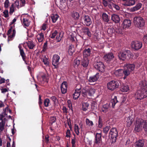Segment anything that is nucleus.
I'll return each mask as SVG.
<instances>
[{
	"label": "nucleus",
	"mask_w": 147,
	"mask_h": 147,
	"mask_svg": "<svg viewBox=\"0 0 147 147\" xmlns=\"http://www.w3.org/2000/svg\"><path fill=\"white\" fill-rule=\"evenodd\" d=\"M118 56L120 60L124 61L125 59L128 60L131 58L133 55L130 51L126 50L123 52L119 53Z\"/></svg>",
	"instance_id": "1"
},
{
	"label": "nucleus",
	"mask_w": 147,
	"mask_h": 147,
	"mask_svg": "<svg viewBox=\"0 0 147 147\" xmlns=\"http://www.w3.org/2000/svg\"><path fill=\"white\" fill-rule=\"evenodd\" d=\"M105 61L113 65L117 63V61L114 57L113 54L111 53H109L105 55L103 57Z\"/></svg>",
	"instance_id": "2"
},
{
	"label": "nucleus",
	"mask_w": 147,
	"mask_h": 147,
	"mask_svg": "<svg viewBox=\"0 0 147 147\" xmlns=\"http://www.w3.org/2000/svg\"><path fill=\"white\" fill-rule=\"evenodd\" d=\"M147 97V91L146 90H138L135 94L136 99L139 100H140Z\"/></svg>",
	"instance_id": "3"
},
{
	"label": "nucleus",
	"mask_w": 147,
	"mask_h": 147,
	"mask_svg": "<svg viewBox=\"0 0 147 147\" xmlns=\"http://www.w3.org/2000/svg\"><path fill=\"white\" fill-rule=\"evenodd\" d=\"M135 68V65L134 63L127 64L124 69L125 75L127 76L131 74H134Z\"/></svg>",
	"instance_id": "4"
},
{
	"label": "nucleus",
	"mask_w": 147,
	"mask_h": 147,
	"mask_svg": "<svg viewBox=\"0 0 147 147\" xmlns=\"http://www.w3.org/2000/svg\"><path fill=\"white\" fill-rule=\"evenodd\" d=\"M120 82L117 80H113L108 82L107 84V88L110 90L113 91L118 88Z\"/></svg>",
	"instance_id": "5"
},
{
	"label": "nucleus",
	"mask_w": 147,
	"mask_h": 147,
	"mask_svg": "<svg viewBox=\"0 0 147 147\" xmlns=\"http://www.w3.org/2000/svg\"><path fill=\"white\" fill-rule=\"evenodd\" d=\"M134 22L136 27L140 28L143 27L145 25L144 20L141 17H135L134 18Z\"/></svg>",
	"instance_id": "6"
},
{
	"label": "nucleus",
	"mask_w": 147,
	"mask_h": 147,
	"mask_svg": "<svg viewBox=\"0 0 147 147\" xmlns=\"http://www.w3.org/2000/svg\"><path fill=\"white\" fill-rule=\"evenodd\" d=\"M118 132L116 128L113 127L111 128L109 131V136H111L112 140V142H115L117 139V137L118 136Z\"/></svg>",
	"instance_id": "7"
},
{
	"label": "nucleus",
	"mask_w": 147,
	"mask_h": 147,
	"mask_svg": "<svg viewBox=\"0 0 147 147\" xmlns=\"http://www.w3.org/2000/svg\"><path fill=\"white\" fill-rule=\"evenodd\" d=\"M94 65V68L98 71L103 72L105 71V67L102 62L99 61L95 62Z\"/></svg>",
	"instance_id": "8"
},
{
	"label": "nucleus",
	"mask_w": 147,
	"mask_h": 147,
	"mask_svg": "<svg viewBox=\"0 0 147 147\" xmlns=\"http://www.w3.org/2000/svg\"><path fill=\"white\" fill-rule=\"evenodd\" d=\"M142 42L139 41H132L131 43L132 48L135 50H138L142 47Z\"/></svg>",
	"instance_id": "9"
},
{
	"label": "nucleus",
	"mask_w": 147,
	"mask_h": 147,
	"mask_svg": "<svg viewBox=\"0 0 147 147\" xmlns=\"http://www.w3.org/2000/svg\"><path fill=\"white\" fill-rule=\"evenodd\" d=\"M144 120L141 118H137L136 120V124L135 125V130L137 132L140 131V129L142 127Z\"/></svg>",
	"instance_id": "10"
},
{
	"label": "nucleus",
	"mask_w": 147,
	"mask_h": 147,
	"mask_svg": "<svg viewBox=\"0 0 147 147\" xmlns=\"http://www.w3.org/2000/svg\"><path fill=\"white\" fill-rule=\"evenodd\" d=\"M114 73L115 76L117 77H121L124 75V76L123 78L124 79H126L127 77V76L125 75L124 69H119L117 70H115L114 71Z\"/></svg>",
	"instance_id": "11"
},
{
	"label": "nucleus",
	"mask_w": 147,
	"mask_h": 147,
	"mask_svg": "<svg viewBox=\"0 0 147 147\" xmlns=\"http://www.w3.org/2000/svg\"><path fill=\"white\" fill-rule=\"evenodd\" d=\"M82 20L84 24L87 26H90L92 23L91 18L88 15H85L82 18Z\"/></svg>",
	"instance_id": "12"
},
{
	"label": "nucleus",
	"mask_w": 147,
	"mask_h": 147,
	"mask_svg": "<svg viewBox=\"0 0 147 147\" xmlns=\"http://www.w3.org/2000/svg\"><path fill=\"white\" fill-rule=\"evenodd\" d=\"M101 136V133H97L96 134L94 142L95 144H97L99 146H100L102 144V141Z\"/></svg>",
	"instance_id": "13"
},
{
	"label": "nucleus",
	"mask_w": 147,
	"mask_h": 147,
	"mask_svg": "<svg viewBox=\"0 0 147 147\" xmlns=\"http://www.w3.org/2000/svg\"><path fill=\"white\" fill-rule=\"evenodd\" d=\"M60 59V57L57 55H54L53 57L52 64L53 65L55 66V68H56L57 66L59 64V60Z\"/></svg>",
	"instance_id": "14"
},
{
	"label": "nucleus",
	"mask_w": 147,
	"mask_h": 147,
	"mask_svg": "<svg viewBox=\"0 0 147 147\" xmlns=\"http://www.w3.org/2000/svg\"><path fill=\"white\" fill-rule=\"evenodd\" d=\"M61 89L62 94H65L67 92V84L66 82L64 81L62 83Z\"/></svg>",
	"instance_id": "15"
},
{
	"label": "nucleus",
	"mask_w": 147,
	"mask_h": 147,
	"mask_svg": "<svg viewBox=\"0 0 147 147\" xmlns=\"http://www.w3.org/2000/svg\"><path fill=\"white\" fill-rule=\"evenodd\" d=\"M12 24H10V28L9 29H11L12 30V33L11 35L8 36V41H9L12 40V38L14 37L15 36L16 33V31L15 29L14 28V26H12Z\"/></svg>",
	"instance_id": "16"
},
{
	"label": "nucleus",
	"mask_w": 147,
	"mask_h": 147,
	"mask_svg": "<svg viewBox=\"0 0 147 147\" xmlns=\"http://www.w3.org/2000/svg\"><path fill=\"white\" fill-rule=\"evenodd\" d=\"M131 23L130 20L126 19L123 21L122 25L123 29L127 28L131 26Z\"/></svg>",
	"instance_id": "17"
},
{
	"label": "nucleus",
	"mask_w": 147,
	"mask_h": 147,
	"mask_svg": "<svg viewBox=\"0 0 147 147\" xmlns=\"http://www.w3.org/2000/svg\"><path fill=\"white\" fill-rule=\"evenodd\" d=\"M144 139H139L134 143V147H144Z\"/></svg>",
	"instance_id": "18"
},
{
	"label": "nucleus",
	"mask_w": 147,
	"mask_h": 147,
	"mask_svg": "<svg viewBox=\"0 0 147 147\" xmlns=\"http://www.w3.org/2000/svg\"><path fill=\"white\" fill-rule=\"evenodd\" d=\"M99 73H97L95 75L90 77L88 79V81L90 83L96 81L99 78Z\"/></svg>",
	"instance_id": "19"
},
{
	"label": "nucleus",
	"mask_w": 147,
	"mask_h": 147,
	"mask_svg": "<svg viewBox=\"0 0 147 147\" xmlns=\"http://www.w3.org/2000/svg\"><path fill=\"white\" fill-rule=\"evenodd\" d=\"M110 107V104L109 103H107L103 105L101 107V110L102 112L105 113H106L108 111Z\"/></svg>",
	"instance_id": "20"
},
{
	"label": "nucleus",
	"mask_w": 147,
	"mask_h": 147,
	"mask_svg": "<svg viewBox=\"0 0 147 147\" xmlns=\"http://www.w3.org/2000/svg\"><path fill=\"white\" fill-rule=\"evenodd\" d=\"M80 90V88L76 89L75 92L73 94V98L74 99L76 100L79 97L81 93V90Z\"/></svg>",
	"instance_id": "21"
},
{
	"label": "nucleus",
	"mask_w": 147,
	"mask_h": 147,
	"mask_svg": "<svg viewBox=\"0 0 147 147\" xmlns=\"http://www.w3.org/2000/svg\"><path fill=\"white\" fill-rule=\"evenodd\" d=\"M89 60L87 58H83L81 61V64L84 67H87L88 65Z\"/></svg>",
	"instance_id": "22"
},
{
	"label": "nucleus",
	"mask_w": 147,
	"mask_h": 147,
	"mask_svg": "<svg viewBox=\"0 0 147 147\" xmlns=\"http://www.w3.org/2000/svg\"><path fill=\"white\" fill-rule=\"evenodd\" d=\"M111 20L116 23H119L120 21V19L119 16L115 14H113L112 15Z\"/></svg>",
	"instance_id": "23"
},
{
	"label": "nucleus",
	"mask_w": 147,
	"mask_h": 147,
	"mask_svg": "<svg viewBox=\"0 0 147 147\" xmlns=\"http://www.w3.org/2000/svg\"><path fill=\"white\" fill-rule=\"evenodd\" d=\"M147 83L145 81H142L139 83V88L141 90H146L147 88Z\"/></svg>",
	"instance_id": "24"
},
{
	"label": "nucleus",
	"mask_w": 147,
	"mask_h": 147,
	"mask_svg": "<svg viewBox=\"0 0 147 147\" xmlns=\"http://www.w3.org/2000/svg\"><path fill=\"white\" fill-rule=\"evenodd\" d=\"M90 53L91 51L90 49H86L83 51V58H87L90 55Z\"/></svg>",
	"instance_id": "25"
},
{
	"label": "nucleus",
	"mask_w": 147,
	"mask_h": 147,
	"mask_svg": "<svg viewBox=\"0 0 147 147\" xmlns=\"http://www.w3.org/2000/svg\"><path fill=\"white\" fill-rule=\"evenodd\" d=\"M129 90L128 85L127 84H124L122 85L120 88V90L122 92H126Z\"/></svg>",
	"instance_id": "26"
},
{
	"label": "nucleus",
	"mask_w": 147,
	"mask_h": 147,
	"mask_svg": "<svg viewBox=\"0 0 147 147\" xmlns=\"http://www.w3.org/2000/svg\"><path fill=\"white\" fill-rule=\"evenodd\" d=\"M135 3V0H127L124 5L125 6H131L134 5Z\"/></svg>",
	"instance_id": "27"
},
{
	"label": "nucleus",
	"mask_w": 147,
	"mask_h": 147,
	"mask_svg": "<svg viewBox=\"0 0 147 147\" xmlns=\"http://www.w3.org/2000/svg\"><path fill=\"white\" fill-rule=\"evenodd\" d=\"M20 55L22 56L23 60L24 61L25 63H26V64L27 65H29V63L28 64L27 63H26V54L24 51V50L23 49L21 50L20 51Z\"/></svg>",
	"instance_id": "28"
},
{
	"label": "nucleus",
	"mask_w": 147,
	"mask_h": 147,
	"mask_svg": "<svg viewBox=\"0 0 147 147\" xmlns=\"http://www.w3.org/2000/svg\"><path fill=\"white\" fill-rule=\"evenodd\" d=\"M142 6V4L141 3H138L135 6L131 8V11H134L138 10L141 8Z\"/></svg>",
	"instance_id": "29"
},
{
	"label": "nucleus",
	"mask_w": 147,
	"mask_h": 147,
	"mask_svg": "<svg viewBox=\"0 0 147 147\" xmlns=\"http://www.w3.org/2000/svg\"><path fill=\"white\" fill-rule=\"evenodd\" d=\"M133 118L132 117L129 116L127 118V127H130L132 123Z\"/></svg>",
	"instance_id": "30"
},
{
	"label": "nucleus",
	"mask_w": 147,
	"mask_h": 147,
	"mask_svg": "<svg viewBox=\"0 0 147 147\" xmlns=\"http://www.w3.org/2000/svg\"><path fill=\"white\" fill-rule=\"evenodd\" d=\"M36 37L38 42H42L44 38V34L42 32H41L37 35Z\"/></svg>",
	"instance_id": "31"
},
{
	"label": "nucleus",
	"mask_w": 147,
	"mask_h": 147,
	"mask_svg": "<svg viewBox=\"0 0 147 147\" xmlns=\"http://www.w3.org/2000/svg\"><path fill=\"white\" fill-rule=\"evenodd\" d=\"M82 31L85 34H87L88 36L91 37V34L89 30V29L88 28H84L82 29Z\"/></svg>",
	"instance_id": "32"
},
{
	"label": "nucleus",
	"mask_w": 147,
	"mask_h": 147,
	"mask_svg": "<svg viewBox=\"0 0 147 147\" xmlns=\"http://www.w3.org/2000/svg\"><path fill=\"white\" fill-rule=\"evenodd\" d=\"M111 102L112 104V107L114 108L115 104L118 102L117 96H115L114 98L111 99Z\"/></svg>",
	"instance_id": "33"
},
{
	"label": "nucleus",
	"mask_w": 147,
	"mask_h": 147,
	"mask_svg": "<svg viewBox=\"0 0 147 147\" xmlns=\"http://www.w3.org/2000/svg\"><path fill=\"white\" fill-rule=\"evenodd\" d=\"M26 43L29 49H33L35 46V45L32 41H28Z\"/></svg>",
	"instance_id": "34"
},
{
	"label": "nucleus",
	"mask_w": 147,
	"mask_h": 147,
	"mask_svg": "<svg viewBox=\"0 0 147 147\" xmlns=\"http://www.w3.org/2000/svg\"><path fill=\"white\" fill-rule=\"evenodd\" d=\"M75 51L73 46H69V47L68 53L70 55H72Z\"/></svg>",
	"instance_id": "35"
},
{
	"label": "nucleus",
	"mask_w": 147,
	"mask_h": 147,
	"mask_svg": "<svg viewBox=\"0 0 147 147\" xmlns=\"http://www.w3.org/2000/svg\"><path fill=\"white\" fill-rule=\"evenodd\" d=\"M102 18L105 22H108L109 21V16L107 14L105 13H102Z\"/></svg>",
	"instance_id": "36"
},
{
	"label": "nucleus",
	"mask_w": 147,
	"mask_h": 147,
	"mask_svg": "<svg viewBox=\"0 0 147 147\" xmlns=\"http://www.w3.org/2000/svg\"><path fill=\"white\" fill-rule=\"evenodd\" d=\"M111 129V126L110 125L106 126L103 128V131L105 135H107L110 129Z\"/></svg>",
	"instance_id": "37"
},
{
	"label": "nucleus",
	"mask_w": 147,
	"mask_h": 147,
	"mask_svg": "<svg viewBox=\"0 0 147 147\" xmlns=\"http://www.w3.org/2000/svg\"><path fill=\"white\" fill-rule=\"evenodd\" d=\"M88 89H87L86 88H83L81 90V91H82V95L84 96L85 97L86 96H88Z\"/></svg>",
	"instance_id": "38"
},
{
	"label": "nucleus",
	"mask_w": 147,
	"mask_h": 147,
	"mask_svg": "<svg viewBox=\"0 0 147 147\" xmlns=\"http://www.w3.org/2000/svg\"><path fill=\"white\" fill-rule=\"evenodd\" d=\"M22 22H23L24 25L26 26H28L30 25V22L26 18H24L23 19V21L21 20Z\"/></svg>",
	"instance_id": "39"
},
{
	"label": "nucleus",
	"mask_w": 147,
	"mask_h": 147,
	"mask_svg": "<svg viewBox=\"0 0 147 147\" xmlns=\"http://www.w3.org/2000/svg\"><path fill=\"white\" fill-rule=\"evenodd\" d=\"M59 16L57 14H52L51 16V18L52 22L55 23L58 18Z\"/></svg>",
	"instance_id": "40"
},
{
	"label": "nucleus",
	"mask_w": 147,
	"mask_h": 147,
	"mask_svg": "<svg viewBox=\"0 0 147 147\" xmlns=\"http://www.w3.org/2000/svg\"><path fill=\"white\" fill-rule=\"evenodd\" d=\"M89 106V104L88 102H84L82 103L83 110L84 111H86Z\"/></svg>",
	"instance_id": "41"
},
{
	"label": "nucleus",
	"mask_w": 147,
	"mask_h": 147,
	"mask_svg": "<svg viewBox=\"0 0 147 147\" xmlns=\"http://www.w3.org/2000/svg\"><path fill=\"white\" fill-rule=\"evenodd\" d=\"M72 17L75 19H78L80 15L78 12H77L74 11H73L72 14Z\"/></svg>",
	"instance_id": "42"
},
{
	"label": "nucleus",
	"mask_w": 147,
	"mask_h": 147,
	"mask_svg": "<svg viewBox=\"0 0 147 147\" xmlns=\"http://www.w3.org/2000/svg\"><path fill=\"white\" fill-rule=\"evenodd\" d=\"M41 60H42V62L44 63L45 65H49V62L48 61V59L45 56L43 58H41Z\"/></svg>",
	"instance_id": "43"
},
{
	"label": "nucleus",
	"mask_w": 147,
	"mask_h": 147,
	"mask_svg": "<svg viewBox=\"0 0 147 147\" xmlns=\"http://www.w3.org/2000/svg\"><path fill=\"white\" fill-rule=\"evenodd\" d=\"M86 124L89 126H92L93 125V122L90 120L86 118Z\"/></svg>",
	"instance_id": "44"
},
{
	"label": "nucleus",
	"mask_w": 147,
	"mask_h": 147,
	"mask_svg": "<svg viewBox=\"0 0 147 147\" xmlns=\"http://www.w3.org/2000/svg\"><path fill=\"white\" fill-rule=\"evenodd\" d=\"M14 11V7L13 3L11 5L9 9V13L10 15H12Z\"/></svg>",
	"instance_id": "45"
},
{
	"label": "nucleus",
	"mask_w": 147,
	"mask_h": 147,
	"mask_svg": "<svg viewBox=\"0 0 147 147\" xmlns=\"http://www.w3.org/2000/svg\"><path fill=\"white\" fill-rule=\"evenodd\" d=\"M38 104L40 108L41 109H42V102L41 99V96L40 95L39 96V99H38Z\"/></svg>",
	"instance_id": "46"
},
{
	"label": "nucleus",
	"mask_w": 147,
	"mask_h": 147,
	"mask_svg": "<svg viewBox=\"0 0 147 147\" xmlns=\"http://www.w3.org/2000/svg\"><path fill=\"white\" fill-rule=\"evenodd\" d=\"M5 123L3 121L0 122V131H3L4 129Z\"/></svg>",
	"instance_id": "47"
},
{
	"label": "nucleus",
	"mask_w": 147,
	"mask_h": 147,
	"mask_svg": "<svg viewBox=\"0 0 147 147\" xmlns=\"http://www.w3.org/2000/svg\"><path fill=\"white\" fill-rule=\"evenodd\" d=\"M58 34V31L57 30H55L52 33V34L50 35V37L52 39H53L55 38L56 36Z\"/></svg>",
	"instance_id": "48"
},
{
	"label": "nucleus",
	"mask_w": 147,
	"mask_h": 147,
	"mask_svg": "<svg viewBox=\"0 0 147 147\" xmlns=\"http://www.w3.org/2000/svg\"><path fill=\"white\" fill-rule=\"evenodd\" d=\"M41 78L42 80L44 82H47L48 81V79L47 78L46 75L44 74L41 76Z\"/></svg>",
	"instance_id": "49"
},
{
	"label": "nucleus",
	"mask_w": 147,
	"mask_h": 147,
	"mask_svg": "<svg viewBox=\"0 0 147 147\" xmlns=\"http://www.w3.org/2000/svg\"><path fill=\"white\" fill-rule=\"evenodd\" d=\"M62 36V35L61 36V33H58V34L57 35L56 37L57 42H59L61 40Z\"/></svg>",
	"instance_id": "50"
},
{
	"label": "nucleus",
	"mask_w": 147,
	"mask_h": 147,
	"mask_svg": "<svg viewBox=\"0 0 147 147\" xmlns=\"http://www.w3.org/2000/svg\"><path fill=\"white\" fill-rule=\"evenodd\" d=\"M99 120L98 121V126L100 128H101L102 126V119H101L100 117L99 116L98 117Z\"/></svg>",
	"instance_id": "51"
},
{
	"label": "nucleus",
	"mask_w": 147,
	"mask_h": 147,
	"mask_svg": "<svg viewBox=\"0 0 147 147\" xmlns=\"http://www.w3.org/2000/svg\"><path fill=\"white\" fill-rule=\"evenodd\" d=\"M74 129L76 134L77 135H78L79 133V128L78 126L76 124H75Z\"/></svg>",
	"instance_id": "52"
},
{
	"label": "nucleus",
	"mask_w": 147,
	"mask_h": 147,
	"mask_svg": "<svg viewBox=\"0 0 147 147\" xmlns=\"http://www.w3.org/2000/svg\"><path fill=\"white\" fill-rule=\"evenodd\" d=\"M114 32V28L113 27L109 28L107 30V33L109 34H111Z\"/></svg>",
	"instance_id": "53"
},
{
	"label": "nucleus",
	"mask_w": 147,
	"mask_h": 147,
	"mask_svg": "<svg viewBox=\"0 0 147 147\" xmlns=\"http://www.w3.org/2000/svg\"><path fill=\"white\" fill-rule=\"evenodd\" d=\"M47 41H46L44 43L42 47V51L44 52L48 48V46L47 45Z\"/></svg>",
	"instance_id": "54"
},
{
	"label": "nucleus",
	"mask_w": 147,
	"mask_h": 147,
	"mask_svg": "<svg viewBox=\"0 0 147 147\" xmlns=\"http://www.w3.org/2000/svg\"><path fill=\"white\" fill-rule=\"evenodd\" d=\"M56 120V118L55 117H51L50 118V123L52 124L53 123L55 122Z\"/></svg>",
	"instance_id": "55"
},
{
	"label": "nucleus",
	"mask_w": 147,
	"mask_h": 147,
	"mask_svg": "<svg viewBox=\"0 0 147 147\" xmlns=\"http://www.w3.org/2000/svg\"><path fill=\"white\" fill-rule=\"evenodd\" d=\"M49 100L48 98L45 99L44 101V106L46 107L49 106Z\"/></svg>",
	"instance_id": "56"
},
{
	"label": "nucleus",
	"mask_w": 147,
	"mask_h": 147,
	"mask_svg": "<svg viewBox=\"0 0 147 147\" xmlns=\"http://www.w3.org/2000/svg\"><path fill=\"white\" fill-rule=\"evenodd\" d=\"M88 91V96H92V95L94 93V90L92 88L89 89Z\"/></svg>",
	"instance_id": "57"
},
{
	"label": "nucleus",
	"mask_w": 147,
	"mask_h": 147,
	"mask_svg": "<svg viewBox=\"0 0 147 147\" xmlns=\"http://www.w3.org/2000/svg\"><path fill=\"white\" fill-rule=\"evenodd\" d=\"M4 16L5 18H8L9 17L8 11V10H5L3 12Z\"/></svg>",
	"instance_id": "58"
},
{
	"label": "nucleus",
	"mask_w": 147,
	"mask_h": 147,
	"mask_svg": "<svg viewBox=\"0 0 147 147\" xmlns=\"http://www.w3.org/2000/svg\"><path fill=\"white\" fill-rule=\"evenodd\" d=\"M113 7L116 10H118L120 9L119 7V6L114 3H112V5Z\"/></svg>",
	"instance_id": "59"
},
{
	"label": "nucleus",
	"mask_w": 147,
	"mask_h": 147,
	"mask_svg": "<svg viewBox=\"0 0 147 147\" xmlns=\"http://www.w3.org/2000/svg\"><path fill=\"white\" fill-rule=\"evenodd\" d=\"M51 99L53 101L54 103L58 101V99L55 96H52L51 97Z\"/></svg>",
	"instance_id": "60"
},
{
	"label": "nucleus",
	"mask_w": 147,
	"mask_h": 147,
	"mask_svg": "<svg viewBox=\"0 0 147 147\" xmlns=\"http://www.w3.org/2000/svg\"><path fill=\"white\" fill-rule=\"evenodd\" d=\"M9 0H6L4 3V7L6 8H8L9 6Z\"/></svg>",
	"instance_id": "61"
},
{
	"label": "nucleus",
	"mask_w": 147,
	"mask_h": 147,
	"mask_svg": "<svg viewBox=\"0 0 147 147\" xmlns=\"http://www.w3.org/2000/svg\"><path fill=\"white\" fill-rule=\"evenodd\" d=\"M70 135L71 133L70 130L69 129H67L66 132V137L67 138H70Z\"/></svg>",
	"instance_id": "62"
},
{
	"label": "nucleus",
	"mask_w": 147,
	"mask_h": 147,
	"mask_svg": "<svg viewBox=\"0 0 147 147\" xmlns=\"http://www.w3.org/2000/svg\"><path fill=\"white\" fill-rule=\"evenodd\" d=\"M143 127L145 131L147 132V121H145L144 122Z\"/></svg>",
	"instance_id": "63"
},
{
	"label": "nucleus",
	"mask_w": 147,
	"mask_h": 147,
	"mask_svg": "<svg viewBox=\"0 0 147 147\" xmlns=\"http://www.w3.org/2000/svg\"><path fill=\"white\" fill-rule=\"evenodd\" d=\"M143 40L144 43L147 44V34L144 36L143 38Z\"/></svg>",
	"instance_id": "64"
}]
</instances>
